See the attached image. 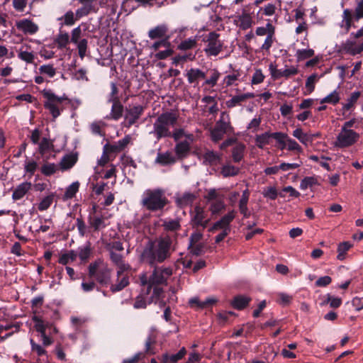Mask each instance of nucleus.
<instances>
[{
	"mask_svg": "<svg viewBox=\"0 0 363 363\" xmlns=\"http://www.w3.org/2000/svg\"><path fill=\"white\" fill-rule=\"evenodd\" d=\"M172 245V239L169 235L150 239L143 248L140 260L150 267H155L170 257Z\"/></svg>",
	"mask_w": 363,
	"mask_h": 363,
	"instance_id": "obj_1",
	"label": "nucleus"
},
{
	"mask_svg": "<svg viewBox=\"0 0 363 363\" xmlns=\"http://www.w3.org/2000/svg\"><path fill=\"white\" fill-rule=\"evenodd\" d=\"M178 121V116L172 111L161 113L153 123L154 134L157 139L170 136V127H174Z\"/></svg>",
	"mask_w": 363,
	"mask_h": 363,
	"instance_id": "obj_2",
	"label": "nucleus"
},
{
	"mask_svg": "<svg viewBox=\"0 0 363 363\" xmlns=\"http://www.w3.org/2000/svg\"><path fill=\"white\" fill-rule=\"evenodd\" d=\"M141 203L147 210L155 212L162 211L168 203V199L162 189H148L144 193Z\"/></svg>",
	"mask_w": 363,
	"mask_h": 363,
	"instance_id": "obj_3",
	"label": "nucleus"
},
{
	"mask_svg": "<svg viewBox=\"0 0 363 363\" xmlns=\"http://www.w3.org/2000/svg\"><path fill=\"white\" fill-rule=\"evenodd\" d=\"M111 269L101 259H97L88 267V276L94 278L101 286L111 284Z\"/></svg>",
	"mask_w": 363,
	"mask_h": 363,
	"instance_id": "obj_4",
	"label": "nucleus"
},
{
	"mask_svg": "<svg viewBox=\"0 0 363 363\" xmlns=\"http://www.w3.org/2000/svg\"><path fill=\"white\" fill-rule=\"evenodd\" d=\"M362 18H363V0L357 3L354 11L350 9L343 10L340 27L344 30L345 33H348L352 28H356L354 22H358Z\"/></svg>",
	"mask_w": 363,
	"mask_h": 363,
	"instance_id": "obj_5",
	"label": "nucleus"
},
{
	"mask_svg": "<svg viewBox=\"0 0 363 363\" xmlns=\"http://www.w3.org/2000/svg\"><path fill=\"white\" fill-rule=\"evenodd\" d=\"M70 102L71 100L65 94L59 96L51 90H47V110L52 116V120L60 116Z\"/></svg>",
	"mask_w": 363,
	"mask_h": 363,
	"instance_id": "obj_6",
	"label": "nucleus"
},
{
	"mask_svg": "<svg viewBox=\"0 0 363 363\" xmlns=\"http://www.w3.org/2000/svg\"><path fill=\"white\" fill-rule=\"evenodd\" d=\"M157 335L151 332L145 341L144 350L136 353L131 358L124 359L122 363H138L140 361H149V357L154 355L157 352Z\"/></svg>",
	"mask_w": 363,
	"mask_h": 363,
	"instance_id": "obj_7",
	"label": "nucleus"
},
{
	"mask_svg": "<svg viewBox=\"0 0 363 363\" xmlns=\"http://www.w3.org/2000/svg\"><path fill=\"white\" fill-rule=\"evenodd\" d=\"M287 138V134L281 132H265L262 134L257 135L255 138L256 146L259 149H264L265 145H269L272 140L274 139L281 146V148L284 149L286 147L285 139Z\"/></svg>",
	"mask_w": 363,
	"mask_h": 363,
	"instance_id": "obj_8",
	"label": "nucleus"
},
{
	"mask_svg": "<svg viewBox=\"0 0 363 363\" xmlns=\"http://www.w3.org/2000/svg\"><path fill=\"white\" fill-rule=\"evenodd\" d=\"M190 225L193 228L198 230L201 228L204 230L208 225L210 218H208V214L203 207L196 205L193 211H190Z\"/></svg>",
	"mask_w": 363,
	"mask_h": 363,
	"instance_id": "obj_9",
	"label": "nucleus"
},
{
	"mask_svg": "<svg viewBox=\"0 0 363 363\" xmlns=\"http://www.w3.org/2000/svg\"><path fill=\"white\" fill-rule=\"evenodd\" d=\"M359 138V134L353 130L341 129V132L337 136L335 146L344 148L352 146Z\"/></svg>",
	"mask_w": 363,
	"mask_h": 363,
	"instance_id": "obj_10",
	"label": "nucleus"
},
{
	"mask_svg": "<svg viewBox=\"0 0 363 363\" xmlns=\"http://www.w3.org/2000/svg\"><path fill=\"white\" fill-rule=\"evenodd\" d=\"M220 34L212 31L206 36L208 43L205 52L208 55L217 56L223 49V43L219 40Z\"/></svg>",
	"mask_w": 363,
	"mask_h": 363,
	"instance_id": "obj_11",
	"label": "nucleus"
},
{
	"mask_svg": "<svg viewBox=\"0 0 363 363\" xmlns=\"http://www.w3.org/2000/svg\"><path fill=\"white\" fill-rule=\"evenodd\" d=\"M224 113H222L220 118L216 121L214 127L211 129V138L214 143H218L221 140L224 135L229 130H232L229 122H226L223 120Z\"/></svg>",
	"mask_w": 363,
	"mask_h": 363,
	"instance_id": "obj_12",
	"label": "nucleus"
},
{
	"mask_svg": "<svg viewBox=\"0 0 363 363\" xmlns=\"http://www.w3.org/2000/svg\"><path fill=\"white\" fill-rule=\"evenodd\" d=\"M81 6L79 7L75 14L77 19L87 16L91 13H96L99 11L97 0H77Z\"/></svg>",
	"mask_w": 363,
	"mask_h": 363,
	"instance_id": "obj_13",
	"label": "nucleus"
},
{
	"mask_svg": "<svg viewBox=\"0 0 363 363\" xmlns=\"http://www.w3.org/2000/svg\"><path fill=\"white\" fill-rule=\"evenodd\" d=\"M207 74L208 71L204 72L199 68H191L184 74L189 84H192L194 88L199 86L201 81L206 79Z\"/></svg>",
	"mask_w": 363,
	"mask_h": 363,
	"instance_id": "obj_14",
	"label": "nucleus"
},
{
	"mask_svg": "<svg viewBox=\"0 0 363 363\" xmlns=\"http://www.w3.org/2000/svg\"><path fill=\"white\" fill-rule=\"evenodd\" d=\"M143 107L140 105L126 108L125 119L127 121L126 127L130 128L134 125L143 113Z\"/></svg>",
	"mask_w": 363,
	"mask_h": 363,
	"instance_id": "obj_15",
	"label": "nucleus"
},
{
	"mask_svg": "<svg viewBox=\"0 0 363 363\" xmlns=\"http://www.w3.org/2000/svg\"><path fill=\"white\" fill-rule=\"evenodd\" d=\"M269 71L271 76L274 79H278L281 77L288 79L298 73L297 68L294 67H291L289 69L282 70L277 69V67L272 63H271L269 65Z\"/></svg>",
	"mask_w": 363,
	"mask_h": 363,
	"instance_id": "obj_16",
	"label": "nucleus"
},
{
	"mask_svg": "<svg viewBox=\"0 0 363 363\" xmlns=\"http://www.w3.org/2000/svg\"><path fill=\"white\" fill-rule=\"evenodd\" d=\"M129 284V276L128 274L124 275L123 272L118 269L116 283L111 284L110 291L113 294L121 291L128 286Z\"/></svg>",
	"mask_w": 363,
	"mask_h": 363,
	"instance_id": "obj_17",
	"label": "nucleus"
},
{
	"mask_svg": "<svg viewBox=\"0 0 363 363\" xmlns=\"http://www.w3.org/2000/svg\"><path fill=\"white\" fill-rule=\"evenodd\" d=\"M342 50L351 55L360 54L363 51V38L357 44L355 40H347L342 45Z\"/></svg>",
	"mask_w": 363,
	"mask_h": 363,
	"instance_id": "obj_18",
	"label": "nucleus"
},
{
	"mask_svg": "<svg viewBox=\"0 0 363 363\" xmlns=\"http://www.w3.org/2000/svg\"><path fill=\"white\" fill-rule=\"evenodd\" d=\"M130 136L128 135L113 144H106L104 147L105 151H108L109 153L120 152L126 147L130 143Z\"/></svg>",
	"mask_w": 363,
	"mask_h": 363,
	"instance_id": "obj_19",
	"label": "nucleus"
},
{
	"mask_svg": "<svg viewBox=\"0 0 363 363\" xmlns=\"http://www.w3.org/2000/svg\"><path fill=\"white\" fill-rule=\"evenodd\" d=\"M110 101H113L110 116H106V118L107 119L118 121L123 116V106L121 104L118 97H114L113 99H110Z\"/></svg>",
	"mask_w": 363,
	"mask_h": 363,
	"instance_id": "obj_20",
	"label": "nucleus"
},
{
	"mask_svg": "<svg viewBox=\"0 0 363 363\" xmlns=\"http://www.w3.org/2000/svg\"><path fill=\"white\" fill-rule=\"evenodd\" d=\"M76 252L77 257H79L81 262L83 264L86 263L93 253L91 243L89 242H86L85 245L79 247Z\"/></svg>",
	"mask_w": 363,
	"mask_h": 363,
	"instance_id": "obj_21",
	"label": "nucleus"
},
{
	"mask_svg": "<svg viewBox=\"0 0 363 363\" xmlns=\"http://www.w3.org/2000/svg\"><path fill=\"white\" fill-rule=\"evenodd\" d=\"M251 301L252 298L249 296L244 295H237L234 296L230 302V304L233 308L238 311H242L249 306Z\"/></svg>",
	"mask_w": 363,
	"mask_h": 363,
	"instance_id": "obj_22",
	"label": "nucleus"
},
{
	"mask_svg": "<svg viewBox=\"0 0 363 363\" xmlns=\"http://www.w3.org/2000/svg\"><path fill=\"white\" fill-rule=\"evenodd\" d=\"M186 354V350L182 347L179 351L175 354L164 353L162 355L160 363H177L181 360Z\"/></svg>",
	"mask_w": 363,
	"mask_h": 363,
	"instance_id": "obj_23",
	"label": "nucleus"
},
{
	"mask_svg": "<svg viewBox=\"0 0 363 363\" xmlns=\"http://www.w3.org/2000/svg\"><path fill=\"white\" fill-rule=\"evenodd\" d=\"M203 163L206 165H217L221 160V155L213 150H206L202 155Z\"/></svg>",
	"mask_w": 363,
	"mask_h": 363,
	"instance_id": "obj_24",
	"label": "nucleus"
},
{
	"mask_svg": "<svg viewBox=\"0 0 363 363\" xmlns=\"http://www.w3.org/2000/svg\"><path fill=\"white\" fill-rule=\"evenodd\" d=\"M177 162L175 157L169 151L165 152H158L155 159V162L162 166H167L174 164Z\"/></svg>",
	"mask_w": 363,
	"mask_h": 363,
	"instance_id": "obj_25",
	"label": "nucleus"
},
{
	"mask_svg": "<svg viewBox=\"0 0 363 363\" xmlns=\"http://www.w3.org/2000/svg\"><path fill=\"white\" fill-rule=\"evenodd\" d=\"M255 97L253 93H245L240 95L234 96L231 99L226 101V106L228 108H231L236 106H240L241 104L249 99Z\"/></svg>",
	"mask_w": 363,
	"mask_h": 363,
	"instance_id": "obj_26",
	"label": "nucleus"
},
{
	"mask_svg": "<svg viewBox=\"0 0 363 363\" xmlns=\"http://www.w3.org/2000/svg\"><path fill=\"white\" fill-rule=\"evenodd\" d=\"M195 199L196 196L194 194L186 192L180 196L176 197L175 202L178 207L182 208L191 205Z\"/></svg>",
	"mask_w": 363,
	"mask_h": 363,
	"instance_id": "obj_27",
	"label": "nucleus"
},
{
	"mask_svg": "<svg viewBox=\"0 0 363 363\" xmlns=\"http://www.w3.org/2000/svg\"><path fill=\"white\" fill-rule=\"evenodd\" d=\"M168 28L165 25H159L148 32V36L150 39L155 40L157 38H163L170 36L167 34Z\"/></svg>",
	"mask_w": 363,
	"mask_h": 363,
	"instance_id": "obj_28",
	"label": "nucleus"
},
{
	"mask_svg": "<svg viewBox=\"0 0 363 363\" xmlns=\"http://www.w3.org/2000/svg\"><path fill=\"white\" fill-rule=\"evenodd\" d=\"M69 43V35L68 34V33L62 31L61 30H60L59 33L55 36L54 40V43L56 45V47L60 50L67 48Z\"/></svg>",
	"mask_w": 363,
	"mask_h": 363,
	"instance_id": "obj_29",
	"label": "nucleus"
},
{
	"mask_svg": "<svg viewBox=\"0 0 363 363\" xmlns=\"http://www.w3.org/2000/svg\"><path fill=\"white\" fill-rule=\"evenodd\" d=\"M174 151L179 159L187 157L190 151V145L186 140L179 142L176 144Z\"/></svg>",
	"mask_w": 363,
	"mask_h": 363,
	"instance_id": "obj_30",
	"label": "nucleus"
},
{
	"mask_svg": "<svg viewBox=\"0 0 363 363\" xmlns=\"http://www.w3.org/2000/svg\"><path fill=\"white\" fill-rule=\"evenodd\" d=\"M235 217V212L233 210L218 220L216 222V226H219L220 229H222L223 230L228 229L230 232V224Z\"/></svg>",
	"mask_w": 363,
	"mask_h": 363,
	"instance_id": "obj_31",
	"label": "nucleus"
},
{
	"mask_svg": "<svg viewBox=\"0 0 363 363\" xmlns=\"http://www.w3.org/2000/svg\"><path fill=\"white\" fill-rule=\"evenodd\" d=\"M154 267L153 272L148 279L149 283L155 286L166 284L167 278L162 275V272H160V268H157L156 266Z\"/></svg>",
	"mask_w": 363,
	"mask_h": 363,
	"instance_id": "obj_32",
	"label": "nucleus"
},
{
	"mask_svg": "<svg viewBox=\"0 0 363 363\" xmlns=\"http://www.w3.org/2000/svg\"><path fill=\"white\" fill-rule=\"evenodd\" d=\"M294 137L297 138L302 144L308 145L313 143V137L310 133H303L302 128H298L292 133Z\"/></svg>",
	"mask_w": 363,
	"mask_h": 363,
	"instance_id": "obj_33",
	"label": "nucleus"
},
{
	"mask_svg": "<svg viewBox=\"0 0 363 363\" xmlns=\"http://www.w3.org/2000/svg\"><path fill=\"white\" fill-rule=\"evenodd\" d=\"M218 300L215 298L208 297L204 301H201L199 298L194 297L189 300V304L196 305L198 308L203 309L216 303Z\"/></svg>",
	"mask_w": 363,
	"mask_h": 363,
	"instance_id": "obj_34",
	"label": "nucleus"
},
{
	"mask_svg": "<svg viewBox=\"0 0 363 363\" xmlns=\"http://www.w3.org/2000/svg\"><path fill=\"white\" fill-rule=\"evenodd\" d=\"M245 145L243 143H238L232 150V157L234 162H240L244 157Z\"/></svg>",
	"mask_w": 363,
	"mask_h": 363,
	"instance_id": "obj_35",
	"label": "nucleus"
},
{
	"mask_svg": "<svg viewBox=\"0 0 363 363\" xmlns=\"http://www.w3.org/2000/svg\"><path fill=\"white\" fill-rule=\"evenodd\" d=\"M77 161V157L74 155H66L60 162V168L67 170L72 168Z\"/></svg>",
	"mask_w": 363,
	"mask_h": 363,
	"instance_id": "obj_36",
	"label": "nucleus"
},
{
	"mask_svg": "<svg viewBox=\"0 0 363 363\" xmlns=\"http://www.w3.org/2000/svg\"><path fill=\"white\" fill-rule=\"evenodd\" d=\"M34 315L33 316V320L35 323L34 328L39 333H41L43 343L45 344V329L43 324V320L41 318L36 315V311H33Z\"/></svg>",
	"mask_w": 363,
	"mask_h": 363,
	"instance_id": "obj_37",
	"label": "nucleus"
},
{
	"mask_svg": "<svg viewBox=\"0 0 363 363\" xmlns=\"http://www.w3.org/2000/svg\"><path fill=\"white\" fill-rule=\"evenodd\" d=\"M352 247V245L348 241L339 243L337 249L338 253L337 255V259L340 261L344 260L347 251H349Z\"/></svg>",
	"mask_w": 363,
	"mask_h": 363,
	"instance_id": "obj_38",
	"label": "nucleus"
},
{
	"mask_svg": "<svg viewBox=\"0 0 363 363\" xmlns=\"http://www.w3.org/2000/svg\"><path fill=\"white\" fill-rule=\"evenodd\" d=\"M16 26L26 33H33L37 30V26L29 20L19 21L16 23Z\"/></svg>",
	"mask_w": 363,
	"mask_h": 363,
	"instance_id": "obj_39",
	"label": "nucleus"
},
{
	"mask_svg": "<svg viewBox=\"0 0 363 363\" xmlns=\"http://www.w3.org/2000/svg\"><path fill=\"white\" fill-rule=\"evenodd\" d=\"M239 173L240 168L231 164L223 165L220 170V174L223 177H235Z\"/></svg>",
	"mask_w": 363,
	"mask_h": 363,
	"instance_id": "obj_40",
	"label": "nucleus"
},
{
	"mask_svg": "<svg viewBox=\"0 0 363 363\" xmlns=\"http://www.w3.org/2000/svg\"><path fill=\"white\" fill-rule=\"evenodd\" d=\"M77 259V252L71 250L60 255L59 263L67 265L69 262H74Z\"/></svg>",
	"mask_w": 363,
	"mask_h": 363,
	"instance_id": "obj_41",
	"label": "nucleus"
},
{
	"mask_svg": "<svg viewBox=\"0 0 363 363\" xmlns=\"http://www.w3.org/2000/svg\"><path fill=\"white\" fill-rule=\"evenodd\" d=\"M211 76L208 78L203 79V82L202 86H208L210 87H213L216 85L217 82L220 77V74L218 71L213 69L211 72Z\"/></svg>",
	"mask_w": 363,
	"mask_h": 363,
	"instance_id": "obj_42",
	"label": "nucleus"
},
{
	"mask_svg": "<svg viewBox=\"0 0 363 363\" xmlns=\"http://www.w3.org/2000/svg\"><path fill=\"white\" fill-rule=\"evenodd\" d=\"M30 184L29 183H23L19 185L13 194V199L15 200L22 198L29 190Z\"/></svg>",
	"mask_w": 363,
	"mask_h": 363,
	"instance_id": "obj_43",
	"label": "nucleus"
},
{
	"mask_svg": "<svg viewBox=\"0 0 363 363\" xmlns=\"http://www.w3.org/2000/svg\"><path fill=\"white\" fill-rule=\"evenodd\" d=\"M195 59V55L192 53H188L184 55H177L172 58V64L177 66L179 64H182L187 60H193Z\"/></svg>",
	"mask_w": 363,
	"mask_h": 363,
	"instance_id": "obj_44",
	"label": "nucleus"
},
{
	"mask_svg": "<svg viewBox=\"0 0 363 363\" xmlns=\"http://www.w3.org/2000/svg\"><path fill=\"white\" fill-rule=\"evenodd\" d=\"M317 81V74H313L308 77L306 82V89L304 91V95H308L311 94L315 89V84Z\"/></svg>",
	"mask_w": 363,
	"mask_h": 363,
	"instance_id": "obj_45",
	"label": "nucleus"
},
{
	"mask_svg": "<svg viewBox=\"0 0 363 363\" xmlns=\"http://www.w3.org/2000/svg\"><path fill=\"white\" fill-rule=\"evenodd\" d=\"M342 299L338 297H333L330 294H327L326 298L323 301L322 305L330 304V306L333 308H337L342 304Z\"/></svg>",
	"mask_w": 363,
	"mask_h": 363,
	"instance_id": "obj_46",
	"label": "nucleus"
},
{
	"mask_svg": "<svg viewBox=\"0 0 363 363\" xmlns=\"http://www.w3.org/2000/svg\"><path fill=\"white\" fill-rule=\"evenodd\" d=\"M361 93L359 91L352 92L347 99V102L343 105V109L349 111L356 104L359 98L360 97Z\"/></svg>",
	"mask_w": 363,
	"mask_h": 363,
	"instance_id": "obj_47",
	"label": "nucleus"
},
{
	"mask_svg": "<svg viewBox=\"0 0 363 363\" xmlns=\"http://www.w3.org/2000/svg\"><path fill=\"white\" fill-rule=\"evenodd\" d=\"M340 96L338 92L335 90L329 95L321 99L320 104H330L333 105L337 104L340 101Z\"/></svg>",
	"mask_w": 363,
	"mask_h": 363,
	"instance_id": "obj_48",
	"label": "nucleus"
},
{
	"mask_svg": "<svg viewBox=\"0 0 363 363\" xmlns=\"http://www.w3.org/2000/svg\"><path fill=\"white\" fill-rule=\"evenodd\" d=\"M160 40L155 42L150 47L151 49L155 51L158 50L160 48H167L171 47V43L169 41L170 36H167L163 38H160Z\"/></svg>",
	"mask_w": 363,
	"mask_h": 363,
	"instance_id": "obj_49",
	"label": "nucleus"
},
{
	"mask_svg": "<svg viewBox=\"0 0 363 363\" xmlns=\"http://www.w3.org/2000/svg\"><path fill=\"white\" fill-rule=\"evenodd\" d=\"M197 45L196 40L194 38H188L183 40L179 45L178 49L180 50H188L196 48Z\"/></svg>",
	"mask_w": 363,
	"mask_h": 363,
	"instance_id": "obj_50",
	"label": "nucleus"
},
{
	"mask_svg": "<svg viewBox=\"0 0 363 363\" xmlns=\"http://www.w3.org/2000/svg\"><path fill=\"white\" fill-rule=\"evenodd\" d=\"M317 184L318 180L314 177H306L301 181L300 188L302 190H306L308 187H312Z\"/></svg>",
	"mask_w": 363,
	"mask_h": 363,
	"instance_id": "obj_51",
	"label": "nucleus"
},
{
	"mask_svg": "<svg viewBox=\"0 0 363 363\" xmlns=\"http://www.w3.org/2000/svg\"><path fill=\"white\" fill-rule=\"evenodd\" d=\"M105 125L102 121H95L90 125L91 133L99 136H104L105 133L101 130V127Z\"/></svg>",
	"mask_w": 363,
	"mask_h": 363,
	"instance_id": "obj_52",
	"label": "nucleus"
},
{
	"mask_svg": "<svg viewBox=\"0 0 363 363\" xmlns=\"http://www.w3.org/2000/svg\"><path fill=\"white\" fill-rule=\"evenodd\" d=\"M79 182H74L71 184L67 189L65 193V196L67 199L73 198L77 192L79 191Z\"/></svg>",
	"mask_w": 363,
	"mask_h": 363,
	"instance_id": "obj_53",
	"label": "nucleus"
},
{
	"mask_svg": "<svg viewBox=\"0 0 363 363\" xmlns=\"http://www.w3.org/2000/svg\"><path fill=\"white\" fill-rule=\"evenodd\" d=\"M314 55V50L313 49H302L298 50L296 56L298 60L301 61L310 58Z\"/></svg>",
	"mask_w": 363,
	"mask_h": 363,
	"instance_id": "obj_54",
	"label": "nucleus"
},
{
	"mask_svg": "<svg viewBox=\"0 0 363 363\" xmlns=\"http://www.w3.org/2000/svg\"><path fill=\"white\" fill-rule=\"evenodd\" d=\"M77 45L78 54L81 59H83L85 55L88 48L87 39L83 38L80 41L75 43Z\"/></svg>",
	"mask_w": 363,
	"mask_h": 363,
	"instance_id": "obj_55",
	"label": "nucleus"
},
{
	"mask_svg": "<svg viewBox=\"0 0 363 363\" xmlns=\"http://www.w3.org/2000/svg\"><path fill=\"white\" fill-rule=\"evenodd\" d=\"M163 226L166 230L176 231L180 229L181 225L179 220H166L163 223Z\"/></svg>",
	"mask_w": 363,
	"mask_h": 363,
	"instance_id": "obj_56",
	"label": "nucleus"
},
{
	"mask_svg": "<svg viewBox=\"0 0 363 363\" xmlns=\"http://www.w3.org/2000/svg\"><path fill=\"white\" fill-rule=\"evenodd\" d=\"M225 208L224 202L219 199L211 204L210 210L213 214H218Z\"/></svg>",
	"mask_w": 363,
	"mask_h": 363,
	"instance_id": "obj_57",
	"label": "nucleus"
},
{
	"mask_svg": "<svg viewBox=\"0 0 363 363\" xmlns=\"http://www.w3.org/2000/svg\"><path fill=\"white\" fill-rule=\"evenodd\" d=\"M62 18L64 19V24L69 26L74 25L76 21L79 20L72 11H67Z\"/></svg>",
	"mask_w": 363,
	"mask_h": 363,
	"instance_id": "obj_58",
	"label": "nucleus"
},
{
	"mask_svg": "<svg viewBox=\"0 0 363 363\" xmlns=\"http://www.w3.org/2000/svg\"><path fill=\"white\" fill-rule=\"evenodd\" d=\"M183 136L191 138L193 135L191 134L186 135L183 128H175L173 132L170 131V136L169 138H172L174 141H178Z\"/></svg>",
	"mask_w": 363,
	"mask_h": 363,
	"instance_id": "obj_59",
	"label": "nucleus"
},
{
	"mask_svg": "<svg viewBox=\"0 0 363 363\" xmlns=\"http://www.w3.org/2000/svg\"><path fill=\"white\" fill-rule=\"evenodd\" d=\"M264 197L269 198L271 200L277 199L278 192L274 186H268L262 192Z\"/></svg>",
	"mask_w": 363,
	"mask_h": 363,
	"instance_id": "obj_60",
	"label": "nucleus"
},
{
	"mask_svg": "<svg viewBox=\"0 0 363 363\" xmlns=\"http://www.w3.org/2000/svg\"><path fill=\"white\" fill-rule=\"evenodd\" d=\"M82 31L81 27L79 26L74 28L71 33V37H69L70 43L74 44L78 43L81 40Z\"/></svg>",
	"mask_w": 363,
	"mask_h": 363,
	"instance_id": "obj_61",
	"label": "nucleus"
},
{
	"mask_svg": "<svg viewBox=\"0 0 363 363\" xmlns=\"http://www.w3.org/2000/svg\"><path fill=\"white\" fill-rule=\"evenodd\" d=\"M288 143V150L290 151H296L298 152H302V147L298 145V143L287 136L285 139V143Z\"/></svg>",
	"mask_w": 363,
	"mask_h": 363,
	"instance_id": "obj_62",
	"label": "nucleus"
},
{
	"mask_svg": "<svg viewBox=\"0 0 363 363\" xmlns=\"http://www.w3.org/2000/svg\"><path fill=\"white\" fill-rule=\"evenodd\" d=\"M165 50L159 51L155 55V57L157 60H165L168 57L171 56L174 53V50L171 48V47L165 48Z\"/></svg>",
	"mask_w": 363,
	"mask_h": 363,
	"instance_id": "obj_63",
	"label": "nucleus"
},
{
	"mask_svg": "<svg viewBox=\"0 0 363 363\" xmlns=\"http://www.w3.org/2000/svg\"><path fill=\"white\" fill-rule=\"evenodd\" d=\"M275 34L269 33L265 38L264 43L262 44L261 49L266 51H269L272 44L275 40Z\"/></svg>",
	"mask_w": 363,
	"mask_h": 363,
	"instance_id": "obj_64",
	"label": "nucleus"
}]
</instances>
